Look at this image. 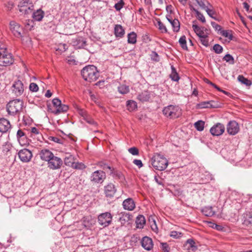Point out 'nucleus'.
Here are the masks:
<instances>
[{"instance_id":"1","label":"nucleus","mask_w":252,"mask_h":252,"mask_svg":"<svg viewBox=\"0 0 252 252\" xmlns=\"http://www.w3.org/2000/svg\"><path fill=\"white\" fill-rule=\"evenodd\" d=\"M81 74L85 80L90 82L96 81L99 75L97 68L93 65L84 67L81 70Z\"/></svg>"},{"instance_id":"2","label":"nucleus","mask_w":252,"mask_h":252,"mask_svg":"<svg viewBox=\"0 0 252 252\" xmlns=\"http://www.w3.org/2000/svg\"><path fill=\"white\" fill-rule=\"evenodd\" d=\"M151 163L154 168L159 171L164 170L168 164L167 159L159 154H156L152 157Z\"/></svg>"},{"instance_id":"3","label":"nucleus","mask_w":252,"mask_h":252,"mask_svg":"<svg viewBox=\"0 0 252 252\" xmlns=\"http://www.w3.org/2000/svg\"><path fill=\"white\" fill-rule=\"evenodd\" d=\"M23 106L22 100L17 99L10 101L6 105V110L11 116L19 115Z\"/></svg>"},{"instance_id":"4","label":"nucleus","mask_w":252,"mask_h":252,"mask_svg":"<svg viewBox=\"0 0 252 252\" xmlns=\"http://www.w3.org/2000/svg\"><path fill=\"white\" fill-rule=\"evenodd\" d=\"M163 114L170 118H176L181 115V109L178 106L169 105L165 107L163 111Z\"/></svg>"},{"instance_id":"5","label":"nucleus","mask_w":252,"mask_h":252,"mask_svg":"<svg viewBox=\"0 0 252 252\" xmlns=\"http://www.w3.org/2000/svg\"><path fill=\"white\" fill-rule=\"evenodd\" d=\"M106 178L105 173L102 170H96L92 173L90 181L95 184H102Z\"/></svg>"},{"instance_id":"6","label":"nucleus","mask_w":252,"mask_h":252,"mask_svg":"<svg viewBox=\"0 0 252 252\" xmlns=\"http://www.w3.org/2000/svg\"><path fill=\"white\" fill-rule=\"evenodd\" d=\"M112 216L109 212H105L100 214L98 216V222L103 227L108 226L112 222Z\"/></svg>"},{"instance_id":"7","label":"nucleus","mask_w":252,"mask_h":252,"mask_svg":"<svg viewBox=\"0 0 252 252\" xmlns=\"http://www.w3.org/2000/svg\"><path fill=\"white\" fill-rule=\"evenodd\" d=\"M63 164L62 159L53 155V157L47 162V166L50 169L57 170L61 168Z\"/></svg>"},{"instance_id":"8","label":"nucleus","mask_w":252,"mask_h":252,"mask_svg":"<svg viewBox=\"0 0 252 252\" xmlns=\"http://www.w3.org/2000/svg\"><path fill=\"white\" fill-rule=\"evenodd\" d=\"M14 60L11 54L8 53L7 51L0 56V65L1 66L9 65L12 64Z\"/></svg>"},{"instance_id":"9","label":"nucleus","mask_w":252,"mask_h":252,"mask_svg":"<svg viewBox=\"0 0 252 252\" xmlns=\"http://www.w3.org/2000/svg\"><path fill=\"white\" fill-rule=\"evenodd\" d=\"M18 154L20 160L24 162H29L32 157V152L27 149L21 150Z\"/></svg>"},{"instance_id":"10","label":"nucleus","mask_w":252,"mask_h":252,"mask_svg":"<svg viewBox=\"0 0 252 252\" xmlns=\"http://www.w3.org/2000/svg\"><path fill=\"white\" fill-rule=\"evenodd\" d=\"M192 28L199 37H208L210 34V30L204 27H199L196 25L193 24Z\"/></svg>"},{"instance_id":"11","label":"nucleus","mask_w":252,"mask_h":252,"mask_svg":"<svg viewBox=\"0 0 252 252\" xmlns=\"http://www.w3.org/2000/svg\"><path fill=\"white\" fill-rule=\"evenodd\" d=\"M224 130V126L221 123H218L210 128V132L213 136H218L222 135Z\"/></svg>"},{"instance_id":"12","label":"nucleus","mask_w":252,"mask_h":252,"mask_svg":"<svg viewBox=\"0 0 252 252\" xmlns=\"http://www.w3.org/2000/svg\"><path fill=\"white\" fill-rule=\"evenodd\" d=\"M227 131L229 134L234 135L239 131L238 124L235 121H230L227 125Z\"/></svg>"},{"instance_id":"13","label":"nucleus","mask_w":252,"mask_h":252,"mask_svg":"<svg viewBox=\"0 0 252 252\" xmlns=\"http://www.w3.org/2000/svg\"><path fill=\"white\" fill-rule=\"evenodd\" d=\"M10 30L13 34L17 37L22 36V32L23 30L22 28L14 21H12L10 23Z\"/></svg>"},{"instance_id":"14","label":"nucleus","mask_w":252,"mask_h":252,"mask_svg":"<svg viewBox=\"0 0 252 252\" xmlns=\"http://www.w3.org/2000/svg\"><path fill=\"white\" fill-rule=\"evenodd\" d=\"M13 91L17 96L21 95L24 92V85L21 81H15L12 85Z\"/></svg>"},{"instance_id":"15","label":"nucleus","mask_w":252,"mask_h":252,"mask_svg":"<svg viewBox=\"0 0 252 252\" xmlns=\"http://www.w3.org/2000/svg\"><path fill=\"white\" fill-rule=\"evenodd\" d=\"M54 154L49 150L43 149L41 150L38 153L40 158L43 161L48 162L52 157Z\"/></svg>"},{"instance_id":"16","label":"nucleus","mask_w":252,"mask_h":252,"mask_svg":"<svg viewBox=\"0 0 252 252\" xmlns=\"http://www.w3.org/2000/svg\"><path fill=\"white\" fill-rule=\"evenodd\" d=\"M16 137L21 145L25 146L28 144L27 136L22 129H18L16 133Z\"/></svg>"},{"instance_id":"17","label":"nucleus","mask_w":252,"mask_h":252,"mask_svg":"<svg viewBox=\"0 0 252 252\" xmlns=\"http://www.w3.org/2000/svg\"><path fill=\"white\" fill-rule=\"evenodd\" d=\"M104 192L107 197L112 198L115 194L116 189L113 184L109 183L104 187Z\"/></svg>"},{"instance_id":"18","label":"nucleus","mask_w":252,"mask_h":252,"mask_svg":"<svg viewBox=\"0 0 252 252\" xmlns=\"http://www.w3.org/2000/svg\"><path fill=\"white\" fill-rule=\"evenodd\" d=\"M141 243L142 247L147 251H149L153 248V241L151 238L148 237H144L142 238Z\"/></svg>"},{"instance_id":"19","label":"nucleus","mask_w":252,"mask_h":252,"mask_svg":"<svg viewBox=\"0 0 252 252\" xmlns=\"http://www.w3.org/2000/svg\"><path fill=\"white\" fill-rule=\"evenodd\" d=\"M11 125L9 121L4 118L0 119V131L5 133L11 128Z\"/></svg>"},{"instance_id":"20","label":"nucleus","mask_w":252,"mask_h":252,"mask_svg":"<svg viewBox=\"0 0 252 252\" xmlns=\"http://www.w3.org/2000/svg\"><path fill=\"white\" fill-rule=\"evenodd\" d=\"M123 206L125 210L129 211L133 210L135 207V203L131 198L125 199L123 202Z\"/></svg>"},{"instance_id":"21","label":"nucleus","mask_w":252,"mask_h":252,"mask_svg":"<svg viewBox=\"0 0 252 252\" xmlns=\"http://www.w3.org/2000/svg\"><path fill=\"white\" fill-rule=\"evenodd\" d=\"M114 33L117 37L122 38L125 34V30L120 25H116L114 28Z\"/></svg>"},{"instance_id":"22","label":"nucleus","mask_w":252,"mask_h":252,"mask_svg":"<svg viewBox=\"0 0 252 252\" xmlns=\"http://www.w3.org/2000/svg\"><path fill=\"white\" fill-rule=\"evenodd\" d=\"M44 16V12L41 9H39L34 11L32 14L33 19L36 21H40Z\"/></svg>"},{"instance_id":"23","label":"nucleus","mask_w":252,"mask_h":252,"mask_svg":"<svg viewBox=\"0 0 252 252\" xmlns=\"http://www.w3.org/2000/svg\"><path fill=\"white\" fill-rule=\"evenodd\" d=\"M150 97L151 94L148 91H144L137 96V99L142 102L149 101Z\"/></svg>"},{"instance_id":"24","label":"nucleus","mask_w":252,"mask_h":252,"mask_svg":"<svg viewBox=\"0 0 252 252\" xmlns=\"http://www.w3.org/2000/svg\"><path fill=\"white\" fill-rule=\"evenodd\" d=\"M202 213L206 216L212 217L215 214V211L213 210L211 206H206L202 209Z\"/></svg>"},{"instance_id":"25","label":"nucleus","mask_w":252,"mask_h":252,"mask_svg":"<svg viewBox=\"0 0 252 252\" xmlns=\"http://www.w3.org/2000/svg\"><path fill=\"white\" fill-rule=\"evenodd\" d=\"M68 109V106L65 104H63L62 103L56 109H55L53 113L56 115L59 114L61 113L66 112Z\"/></svg>"},{"instance_id":"26","label":"nucleus","mask_w":252,"mask_h":252,"mask_svg":"<svg viewBox=\"0 0 252 252\" xmlns=\"http://www.w3.org/2000/svg\"><path fill=\"white\" fill-rule=\"evenodd\" d=\"M145 219L143 215H139L137 217L136 220V226L137 228H142L145 223Z\"/></svg>"},{"instance_id":"27","label":"nucleus","mask_w":252,"mask_h":252,"mask_svg":"<svg viewBox=\"0 0 252 252\" xmlns=\"http://www.w3.org/2000/svg\"><path fill=\"white\" fill-rule=\"evenodd\" d=\"M171 73L170 75V78L172 80L174 81L177 82L180 79V77L176 71V68L172 65L171 66Z\"/></svg>"},{"instance_id":"28","label":"nucleus","mask_w":252,"mask_h":252,"mask_svg":"<svg viewBox=\"0 0 252 252\" xmlns=\"http://www.w3.org/2000/svg\"><path fill=\"white\" fill-rule=\"evenodd\" d=\"M78 223L81 225L79 227V229H82L83 228H89L91 225V223L86 218H84L81 221L78 222Z\"/></svg>"},{"instance_id":"29","label":"nucleus","mask_w":252,"mask_h":252,"mask_svg":"<svg viewBox=\"0 0 252 252\" xmlns=\"http://www.w3.org/2000/svg\"><path fill=\"white\" fill-rule=\"evenodd\" d=\"M137 41V35L136 33L132 32L127 35V42L129 44H135Z\"/></svg>"},{"instance_id":"30","label":"nucleus","mask_w":252,"mask_h":252,"mask_svg":"<svg viewBox=\"0 0 252 252\" xmlns=\"http://www.w3.org/2000/svg\"><path fill=\"white\" fill-rule=\"evenodd\" d=\"M118 91L121 94H126L129 91V87L124 84H121L118 87Z\"/></svg>"},{"instance_id":"31","label":"nucleus","mask_w":252,"mask_h":252,"mask_svg":"<svg viewBox=\"0 0 252 252\" xmlns=\"http://www.w3.org/2000/svg\"><path fill=\"white\" fill-rule=\"evenodd\" d=\"M238 80L242 84L245 85L247 86H250L252 85V82L248 80L247 78L244 77L243 75H240L238 76Z\"/></svg>"},{"instance_id":"32","label":"nucleus","mask_w":252,"mask_h":252,"mask_svg":"<svg viewBox=\"0 0 252 252\" xmlns=\"http://www.w3.org/2000/svg\"><path fill=\"white\" fill-rule=\"evenodd\" d=\"M64 161L66 165L70 166L74 161L73 156L71 155H66L64 158Z\"/></svg>"},{"instance_id":"33","label":"nucleus","mask_w":252,"mask_h":252,"mask_svg":"<svg viewBox=\"0 0 252 252\" xmlns=\"http://www.w3.org/2000/svg\"><path fill=\"white\" fill-rule=\"evenodd\" d=\"M170 24L171 25L173 31L174 32H179L180 30V22L178 19H173V21H172V23Z\"/></svg>"},{"instance_id":"34","label":"nucleus","mask_w":252,"mask_h":252,"mask_svg":"<svg viewBox=\"0 0 252 252\" xmlns=\"http://www.w3.org/2000/svg\"><path fill=\"white\" fill-rule=\"evenodd\" d=\"M126 105L127 109L129 111H133L137 108V103L135 101L133 100L127 101Z\"/></svg>"},{"instance_id":"35","label":"nucleus","mask_w":252,"mask_h":252,"mask_svg":"<svg viewBox=\"0 0 252 252\" xmlns=\"http://www.w3.org/2000/svg\"><path fill=\"white\" fill-rule=\"evenodd\" d=\"M205 123L203 121L199 120L194 123L195 128L199 131L203 130Z\"/></svg>"},{"instance_id":"36","label":"nucleus","mask_w":252,"mask_h":252,"mask_svg":"<svg viewBox=\"0 0 252 252\" xmlns=\"http://www.w3.org/2000/svg\"><path fill=\"white\" fill-rule=\"evenodd\" d=\"M179 42L180 45H181V47L184 50H188L186 37L185 35H183L180 38V39L179 40Z\"/></svg>"},{"instance_id":"37","label":"nucleus","mask_w":252,"mask_h":252,"mask_svg":"<svg viewBox=\"0 0 252 252\" xmlns=\"http://www.w3.org/2000/svg\"><path fill=\"white\" fill-rule=\"evenodd\" d=\"M196 2L203 9L206 8V7L208 5H210V7H212V6L210 4L207 0H198V1H196Z\"/></svg>"},{"instance_id":"38","label":"nucleus","mask_w":252,"mask_h":252,"mask_svg":"<svg viewBox=\"0 0 252 252\" xmlns=\"http://www.w3.org/2000/svg\"><path fill=\"white\" fill-rule=\"evenodd\" d=\"M220 33L221 34V35L225 37L228 38L230 40L232 39L233 35L231 33V31H230L221 30L220 32Z\"/></svg>"},{"instance_id":"39","label":"nucleus","mask_w":252,"mask_h":252,"mask_svg":"<svg viewBox=\"0 0 252 252\" xmlns=\"http://www.w3.org/2000/svg\"><path fill=\"white\" fill-rule=\"evenodd\" d=\"M223 60L226 61V62L228 63L229 64H233L234 63V59L229 54L225 55L223 58Z\"/></svg>"},{"instance_id":"40","label":"nucleus","mask_w":252,"mask_h":252,"mask_svg":"<svg viewBox=\"0 0 252 252\" xmlns=\"http://www.w3.org/2000/svg\"><path fill=\"white\" fill-rule=\"evenodd\" d=\"M158 29L162 33L167 32V30L165 25L163 23H162L160 20L158 21Z\"/></svg>"},{"instance_id":"41","label":"nucleus","mask_w":252,"mask_h":252,"mask_svg":"<svg viewBox=\"0 0 252 252\" xmlns=\"http://www.w3.org/2000/svg\"><path fill=\"white\" fill-rule=\"evenodd\" d=\"M187 245H189V248H191L192 251H195L197 249V247L195 245L194 241L191 239H188L186 242Z\"/></svg>"},{"instance_id":"42","label":"nucleus","mask_w":252,"mask_h":252,"mask_svg":"<svg viewBox=\"0 0 252 252\" xmlns=\"http://www.w3.org/2000/svg\"><path fill=\"white\" fill-rule=\"evenodd\" d=\"M204 10H205L206 11V12L210 17L216 20V18L215 17H214V15H216V13L213 9L209 8L208 6H207L206 7V8L204 9Z\"/></svg>"},{"instance_id":"43","label":"nucleus","mask_w":252,"mask_h":252,"mask_svg":"<svg viewBox=\"0 0 252 252\" xmlns=\"http://www.w3.org/2000/svg\"><path fill=\"white\" fill-rule=\"evenodd\" d=\"M213 50L216 54H220L223 51V48L220 44H216L213 46Z\"/></svg>"},{"instance_id":"44","label":"nucleus","mask_w":252,"mask_h":252,"mask_svg":"<svg viewBox=\"0 0 252 252\" xmlns=\"http://www.w3.org/2000/svg\"><path fill=\"white\" fill-rule=\"evenodd\" d=\"M210 101L201 102L197 105L198 108H210Z\"/></svg>"},{"instance_id":"45","label":"nucleus","mask_w":252,"mask_h":252,"mask_svg":"<svg viewBox=\"0 0 252 252\" xmlns=\"http://www.w3.org/2000/svg\"><path fill=\"white\" fill-rule=\"evenodd\" d=\"M170 236L174 238L177 239L182 237L183 234L180 232L172 231L170 232Z\"/></svg>"},{"instance_id":"46","label":"nucleus","mask_w":252,"mask_h":252,"mask_svg":"<svg viewBox=\"0 0 252 252\" xmlns=\"http://www.w3.org/2000/svg\"><path fill=\"white\" fill-rule=\"evenodd\" d=\"M129 220V216L127 215H123L122 217L119 219V221L122 224H125L126 222Z\"/></svg>"},{"instance_id":"47","label":"nucleus","mask_w":252,"mask_h":252,"mask_svg":"<svg viewBox=\"0 0 252 252\" xmlns=\"http://www.w3.org/2000/svg\"><path fill=\"white\" fill-rule=\"evenodd\" d=\"M70 166L75 169H83L85 168V165L84 164L82 163L75 162L74 161L73 162L72 165H71Z\"/></svg>"},{"instance_id":"48","label":"nucleus","mask_w":252,"mask_h":252,"mask_svg":"<svg viewBox=\"0 0 252 252\" xmlns=\"http://www.w3.org/2000/svg\"><path fill=\"white\" fill-rule=\"evenodd\" d=\"M210 108H217L221 107V104L214 100L210 101Z\"/></svg>"},{"instance_id":"49","label":"nucleus","mask_w":252,"mask_h":252,"mask_svg":"<svg viewBox=\"0 0 252 252\" xmlns=\"http://www.w3.org/2000/svg\"><path fill=\"white\" fill-rule=\"evenodd\" d=\"M124 2L123 0H120L118 2L116 3L114 5L115 8L117 11H120L123 7Z\"/></svg>"},{"instance_id":"50","label":"nucleus","mask_w":252,"mask_h":252,"mask_svg":"<svg viewBox=\"0 0 252 252\" xmlns=\"http://www.w3.org/2000/svg\"><path fill=\"white\" fill-rule=\"evenodd\" d=\"M77 42L78 43L77 44V46H78V48H84L86 45V41L82 38H79L77 40Z\"/></svg>"},{"instance_id":"51","label":"nucleus","mask_w":252,"mask_h":252,"mask_svg":"<svg viewBox=\"0 0 252 252\" xmlns=\"http://www.w3.org/2000/svg\"><path fill=\"white\" fill-rule=\"evenodd\" d=\"M30 90L33 92H36L38 90V85L34 83H32L30 85Z\"/></svg>"},{"instance_id":"52","label":"nucleus","mask_w":252,"mask_h":252,"mask_svg":"<svg viewBox=\"0 0 252 252\" xmlns=\"http://www.w3.org/2000/svg\"><path fill=\"white\" fill-rule=\"evenodd\" d=\"M128 151L129 152V153L134 156L138 155L139 154L138 149L135 147L129 148L128 149Z\"/></svg>"},{"instance_id":"53","label":"nucleus","mask_w":252,"mask_h":252,"mask_svg":"<svg viewBox=\"0 0 252 252\" xmlns=\"http://www.w3.org/2000/svg\"><path fill=\"white\" fill-rule=\"evenodd\" d=\"M49 140L54 141V142H56L57 143L59 144H62L63 143V139L61 138H60L58 137H55V136H50L49 138Z\"/></svg>"},{"instance_id":"54","label":"nucleus","mask_w":252,"mask_h":252,"mask_svg":"<svg viewBox=\"0 0 252 252\" xmlns=\"http://www.w3.org/2000/svg\"><path fill=\"white\" fill-rule=\"evenodd\" d=\"M52 103L53 106L56 108V109L58 108L62 104L61 100H60L58 98H54L52 100Z\"/></svg>"},{"instance_id":"55","label":"nucleus","mask_w":252,"mask_h":252,"mask_svg":"<svg viewBox=\"0 0 252 252\" xmlns=\"http://www.w3.org/2000/svg\"><path fill=\"white\" fill-rule=\"evenodd\" d=\"M31 5L32 6V3L30 2V0H22L20 2V5L21 7H27L28 5Z\"/></svg>"},{"instance_id":"56","label":"nucleus","mask_w":252,"mask_h":252,"mask_svg":"<svg viewBox=\"0 0 252 252\" xmlns=\"http://www.w3.org/2000/svg\"><path fill=\"white\" fill-rule=\"evenodd\" d=\"M14 6V3L13 0H9L5 3V6L8 10H11Z\"/></svg>"},{"instance_id":"57","label":"nucleus","mask_w":252,"mask_h":252,"mask_svg":"<svg viewBox=\"0 0 252 252\" xmlns=\"http://www.w3.org/2000/svg\"><path fill=\"white\" fill-rule=\"evenodd\" d=\"M201 43L205 47L209 45V40L208 37H199Z\"/></svg>"},{"instance_id":"58","label":"nucleus","mask_w":252,"mask_h":252,"mask_svg":"<svg viewBox=\"0 0 252 252\" xmlns=\"http://www.w3.org/2000/svg\"><path fill=\"white\" fill-rule=\"evenodd\" d=\"M211 24L216 31L220 32V31H221V28L220 26L215 22H211Z\"/></svg>"},{"instance_id":"59","label":"nucleus","mask_w":252,"mask_h":252,"mask_svg":"<svg viewBox=\"0 0 252 252\" xmlns=\"http://www.w3.org/2000/svg\"><path fill=\"white\" fill-rule=\"evenodd\" d=\"M98 165L104 170L109 169V170L112 171L111 167L109 165L106 164L105 163L100 162V163H99Z\"/></svg>"},{"instance_id":"60","label":"nucleus","mask_w":252,"mask_h":252,"mask_svg":"<svg viewBox=\"0 0 252 252\" xmlns=\"http://www.w3.org/2000/svg\"><path fill=\"white\" fill-rule=\"evenodd\" d=\"M196 15L198 19L200 20L202 23H205L206 22V20L204 16L199 11L197 12Z\"/></svg>"},{"instance_id":"61","label":"nucleus","mask_w":252,"mask_h":252,"mask_svg":"<svg viewBox=\"0 0 252 252\" xmlns=\"http://www.w3.org/2000/svg\"><path fill=\"white\" fill-rule=\"evenodd\" d=\"M84 120L87 122L88 124H90L92 125L95 126L96 125V122L92 119L91 118L89 117L88 116L85 118Z\"/></svg>"},{"instance_id":"62","label":"nucleus","mask_w":252,"mask_h":252,"mask_svg":"<svg viewBox=\"0 0 252 252\" xmlns=\"http://www.w3.org/2000/svg\"><path fill=\"white\" fill-rule=\"evenodd\" d=\"M6 48L5 45L2 42H0V56H1L2 54H4L6 51Z\"/></svg>"},{"instance_id":"63","label":"nucleus","mask_w":252,"mask_h":252,"mask_svg":"<svg viewBox=\"0 0 252 252\" xmlns=\"http://www.w3.org/2000/svg\"><path fill=\"white\" fill-rule=\"evenodd\" d=\"M211 226L212 228H215L216 230H219V231L222 230L223 229V227L221 225H218V224H217L214 223H212V225H211Z\"/></svg>"},{"instance_id":"64","label":"nucleus","mask_w":252,"mask_h":252,"mask_svg":"<svg viewBox=\"0 0 252 252\" xmlns=\"http://www.w3.org/2000/svg\"><path fill=\"white\" fill-rule=\"evenodd\" d=\"M162 249L163 251V252H169V246L168 245L165 243H162Z\"/></svg>"}]
</instances>
